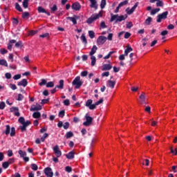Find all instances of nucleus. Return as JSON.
Here are the masks:
<instances>
[{
	"instance_id": "49530a36",
	"label": "nucleus",
	"mask_w": 177,
	"mask_h": 177,
	"mask_svg": "<svg viewBox=\"0 0 177 177\" xmlns=\"http://www.w3.org/2000/svg\"><path fill=\"white\" fill-rule=\"evenodd\" d=\"M2 167L4 169H8V168H9V162H8L7 161L3 162Z\"/></svg>"
},
{
	"instance_id": "8fccbe9b",
	"label": "nucleus",
	"mask_w": 177,
	"mask_h": 177,
	"mask_svg": "<svg viewBox=\"0 0 177 177\" xmlns=\"http://www.w3.org/2000/svg\"><path fill=\"white\" fill-rule=\"evenodd\" d=\"M125 5H128V0H125L119 3V7L122 8V6H125Z\"/></svg>"
},
{
	"instance_id": "c756f323",
	"label": "nucleus",
	"mask_w": 177,
	"mask_h": 177,
	"mask_svg": "<svg viewBox=\"0 0 177 177\" xmlns=\"http://www.w3.org/2000/svg\"><path fill=\"white\" fill-rule=\"evenodd\" d=\"M91 66L93 67L95 64H96V57L94 55H91Z\"/></svg>"
},
{
	"instance_id": "0eeeda50",
	"label": "nucleus",
	"mask_w": 177,
	"mask_h": 177,
	"mask_svg": "<svg viewBox=\"0 0 177 177\" xmlns=\"http://www.w3.org/2000/svg\"><path fill=\"white\" fill-rule=\"evenodd\" d=\"M53 150L57 158L62 157V151H60V149L59 148V145H55L53 148Z\"/></svg>"
},
{
	"instance_id": "ddd939ff",
	"label": "nucleus",
	"mask_w": 177,
	"mask_h": 177,
	"mask_svg": "<svg viewBox=\"0 0 177 177\" xmlns=\"http://www.w3.org/2000/svg\"><path fill=\"white\" fill-rule=\"evenodd\" d=\"M37 12L38 13H45L46 15H47V16H50V12L46 11V10L42 8V6H39L37 8Z\"/></svg>"
},
{
	"instance_id": "2eb2a0df",
	"label": "nucleus",
	"mask_w": 177,
	"mask_h": 177,
	"mask_svg": "<svg viewBox=\"0 0 177 177\" xmlns=\"http://www.w3.org/2000/svg\"><path fill=\"white\" fill-rule=\"evenodd\" d=\"M18 86H24L26 88L27 85H28V82L26 79H23L21 82H19L17 84Z\"/></svg>"
},
{
	"instance_id": "412c9836",
	"label": "nucleus",
	"mask_w": 177,
	"mask_h": 177,
	"mask_svg": "<svg viewBox=\"0 0 177 177\" xmlns=\"http://www.w3.org/2000/svg\"><path fill=\"white\" fill-rule=\"evenodd\" d=\"M97 50V46H96V45H93L90 53H89V55L93 56V55H95V53H96Z\"/></svg>"
},
{
	"instance_id": "603ef678",
	"label": "nucleus",
	"mask_w": 177,
	"mask_h": 177,
	"mask_svg": "<svg viewBox=\"0 0 177 177\" xmlns=\"http://www.w3.org/2000/svg\"><path fill=\"white\" fill-rule=\"evenodd\" d=\"M30 16V12H25L22 13V19H26V17H28Z\"/></svg>"
},
{
	"instance_id": "473e14b6",
	"label": "nucleus",
	"mask_w": 177,
	"mask_h": 177,
	"mask_svg": "<svg viewBox=\"0 0 177 177\" xmlns=\"http://www.w3.org/2000/svg\"><path fill=\"white\" fill-rule=\"evenodd\" d=\"M33 118H41V113L36 111L32 114Z\"/></svg>"
},
{
	"instance_id": "5fc2aeb1",
	"label": "nucleus",
	"mask_w": 177,
	"mask_h": 177,
	"mask_svg": "<svg viewBox=\"0 0 177 177\" xmlns=\"http://www.w3.org/2000/svg\"><path fill=\"white\" fill-rule=\"evenodd\" d=\"M6 106V104H5V102H0V110H3V109H5Z\"/></svg>"
},
{
	"instance_id": "5701e85b",
	"label": "nucleus",
	"mask_w": 177,
	"mask_h": 177,
	"mask_svg": "<svg viewBox=\"0 0 177 177\" xmlns=\"http://www.w3.org/2000/svg\"><path fill=\"white\" fill-rule=\"evenodd\" d=\"M77 19H78V17L75 16V17H68L67 19L70 20L71 21H72V23L75 25L77 24Z\"/></svg>"
},
{
	"instance_id": "7ed1b4c3",
	"label": "nucleus",
	"mask_w": 177,
	"mask_h": 177,
	"mask_svg": "<svg viewBox=\"0 0 177 177\" xmlns=\"http://www.w3.org/2000/svg\"><path fill=\"white\" fill-rule=\"evenodd\" d=\"M102 16H103V14H102V11H100L98 14H96V15L89 17L87 19L86 23L88 24H92V23H93V21H95V20H97V19H99V17H102Z\"/></svg>"
},
{
	"instance_id": "37998d69",
	"label": "nucleus",
	"mask_w": 177,
	"mask_h": 177,
	"mask_svg": "<svg viewBox=\"0 0 177 177\" xmlns=\"http://www.w3.org/2000/svg\"><path fill=\"white\" fill-rule=\"evenodd\" d=\"M48 136H49V134H48V133H45L44 136L40 138L41 142H45V140L46 138H48Z\"/></svg>"
},
{
	"instance_id": "a18cd8bd",
	"label": "nucleus",
	"mask_w": 177,
	"mask_h": 177,
	"mask_svg": "<svg viewBox=\"0 0 177 177\" xmlns=\"http://www.w3.org/2000/svg\"><path fill=\"white\" fill-rule=\"evenodd\" d=\"M160 10V8H156V9H153L151 11V15L152 16H154V15H156V13H158V11Z\"/></svg>"
},
{
	"instance_id": "7c9ffc66",
	"label": "nucleus",
	"mask_w": 177,
	"mask_h": 177,
	"mask_svg": "<svg viewBox=\"0 0 177 177\" xmlns=\"http://www.w3.org/2000/svg\"><path fill=\"white\" fill-rule=\"evenodd\" d=\"M21 158H23L24 157H26V156H27V153L26 151H24L23 150H19L18 151Z\"/></svg>"
},
{
	"instance_id": "680f3d73",
	"label": "nucleus",
	"mask_w": 177,
	"mask_h": 177,
	"mask_svg": "<svg viewBox=\"0 0 177 177\" xmlns=\"http://www.w3.org/2000/svg\"><path fill=\"white\" fill-rule=\"evenodd\" d=\"M80 75L81 77H86L88 75V71L81 72Z\"/></svg>"
},
{
	"instance_id": "9d476101",
	"label": "nucleus",
	"mask_w": 177,
	"mask_h": 177,
	"mask_svg": "<svg viewBox=\"0 0 177 177\" xmlns=\"http://www.w3.org/2000/svg\"><path fill=\"white\" fill-rule=\"evenodd\" d=\"M44 174L47 177H53V171L52 168L49 167L44 169Z\"/></svg>"
},
{
	"instance_id": "2f4dec72",
	"label": "nucleus",
	"mask_w": 177,
	"mask_h": 177,
	"mask_svg": "<svg viewBox=\"0 0 177 177\" xmlns=\"http://www.w3.org/2000/svg\"><path fill=\"white\" fill-rule=\"evenodd\" d=\"M151 21H153V18H151V17H149L145 20V24H147V26H150V24H151Z\"/></svg>"
},
{
	"instance_id": "c9c22d12",
	"label": "nucleus",
	"mask_w": 177,
	"mask_h": 177,
	"mask_svg": "<svg viewBox=\"0 0 177 177\" xmlns=\"http://www.w3.org/2000/svg\"><path fill=\"white\" fill-rule=\"evenodd\" d=\"M15 9L18 10V12H23V8H21L19 3H15Z\"/></svg>"
},
{
	"instance_id": "13d9d810",
	"label": "nucleus",
	"mask_w": 177,
	"mask_h": 177,
	"mask_svg": "<svg viewBox=\"0 0 177 177\" xmlns=\"http://www.w3.org/2000/svg\"><path fill=\"white\" fill-rule=\"evenodd\" d=\"M65 171H66V172L70 173L73 171V168H71V167H70V166H66L65 167Z\"/></svg>"
},
{
	"instance_id": "774afa93",
	"label": "nucleus",
	"mask_w": 177,
	"mask_h": 177,
	"mask_svg": "<svg viewBox=\"0 0 177 177\" xmlns=\"http://www.w3.org/2000/svg\"><path fill=\"white\" fill-rule=\"evenodd\" d=\"M37 32H38V30H30L29 32V35H35V34H37Z\"/></svg>"
},
{
	"instance_id": "0e129e2a",
	"label": "nucleus",
	"mask_w": 177,
	"mask_h": 177,
	"mask_svg": "<svg viewBox=\"0 0 177 177\" xmlns=\"http://www.w3.org/2000/svg\"><path fill=\"white\" fill-rule=\"evenodd\" d=\"M129 37H131V33L129 32H125L124 38H125V39H128Z\"/></svg>"
},
{
	"instance_id": "c03bdc74",
	"label": "nucleus",
	"mask_w": 177,
	"mask_h": 177,
	"mask_svg": "<svg viewBox=\"0 0 177 177\" xmlns=\"http://www.w3.org/2000/svg\"><path fill=\"white\" fill-rule=\"evenodd\" d=\"M50 10L53 13H55V12L57 11V6L54 4L53 7L50 8Z\"/></svg>"
},
{
	"instance_id": "6e6552de",
	"label": "nucleus",
	"mask_w": 177,
	"mask_h": 177,
	"mask_svg": "<svg viewBox=\"0 0 177 177\" xmlns=\"http://www.w3.org/2000/svg\"><path fill=\"white\" fill-rule=\"evenodd\" d=\"M107 41V37L105 36H100L97 39V45H104V44Z\"/></svg>"
},
{
	"instance_id": "3c124183",
	"label": "nucleus",
	"mask_w": 177,
	"mask_h": 177,
	"mask_svg": "<svg viewBox=\"0 0 177 177\" xmlns=\"http://www.w3.org/2000/svg\"><path fill=\"white\" fill-rule=\"evenodd\" d=\"M31 168L33 171H37L38 170V165H37L36 164L32 163L31 165Z\"/></svg>"
},
{
	"instance_id": "dca6fc26",
	"label": "nucleus",
	"mask_w": 177,
	"mask_h": 177,
	"mask_svg": "<svg viewBox=\"0 0 177 177\" xmlns=\"http://www.w3.org/2000/svg\"><path fill=\"white\" fill-rule=\"evenodd\" d=\"M89 1L91 2L90 8H92L95 10H97V1H96V0H89Z\"/></svg>"
},
{
	"instance_id": "aec40b11",
	"label": "nucleus",
	"mask_w": 177,
	"mask_h": 177,
	"mask_svg": "<svg viewBox=\"0 0 177 177\" xmlns=\"http://www.w3.org/2000/svg\"><path fill=\"white\" fill-rule=\"evenodd\" d=\"M75 154V152L73 151H70L68 154H66V158H68V160H73V158H74V155Z\"/></svg>"
},
{
	"instance_id": "cd10ccee",
	"label": "nucleus",
	"mask_w": 177,
	"mask_h": 177,
	"mask_svg": "<svg viewBox=\"0 0 177 177\" xmlns=\"http://www.w3.org/2000/svg\"><path fill=\"white\" fill-rule=\"evenodd\" d=\"M80 39L82 41L83 44L86 45L88 44V41L86 40V37H85L84 34H82V36L80 37Z\"/></svg>"
},
{
	"instance_id": "a878e982",
	"label": "nucleus",
	"mask_w": 177,
	"mask_h": 177,
	"mask_svg": "<svg viewBox=\"0 0 177 177\" xmlns=\"http://www.w3.org/2000/svg\"><path fill=\"white\" fill-rule=\"evenodd\" d=\"M12 44H16V40L15 39H11L10 40V42L8 45V50H12V47L13 46Z\"/></svg>"
},
{
	"instance_id": "4c0bfd02",
	"label": "nucleus",
	"mask_w": 177,
	"mask_h": 177,
	"mask_svg": "<svg viewBox=\"0 0 177 177\" xmlns=\"http://www.w3.org/2000/svg\"><path fill=\"white\" fill-rule=\"evenodd\" d=\"M28 1L29 0H24L22 6L24 9H27V8H28Z\"/></svg>"
},
{
	"instance_id": "bb28decb",
	"label": "nucleus",
	"mask_w": 177,
	"mask_h": 177,
	"mask_svg": "<svg viewBox=\"0 0 177 177\" xmlns=\"http://www.w3.org/2000/svg\"><path fill=\"white\" fill-rule=\"evenodd\" d=\"M132 50H133V48H132V47L131 46H127V49L124 50V55L126 56H128V55L129 54L130 52H132Z\"/></svg>"
},
{
	"instance_id": "9b49d317",
	"label": "nucleus",
	"mask_w": 177,
	"mask_h": 177,
	"mask_svg": "<svg viewBox=\"0 0 177 177\" xmlns=\"http://www.w3.org/2000/svg\"><path fill=\"white\" fill-rule=\"evenodd\" d=\"M138 5H139V2H137L130 10H129V8H127L126 12H127V15H132V13H133L135 12L136 9L138 8Z\"/></svg>"
},
{
	"instance_id": "b1692460",
	"label": "nucleus",
	"mask_w": 177,
	"mask_h": 177,
	"mask_svg": "<svg viewBox=\"0 0 177 177\" xmlns=\"http://www.w3.org/2000/svg\"><path fill=\"white\" fill-rule=\"evenodd\" d=\"M108 86L111 89H114V86H115V81L108 80Z\"/></svg>"
},
{
	"instance_id": "39448f33",
	"label": "nucleus",
	"mask_w": 177,
	"mask_h": 177,
	"mask_svg": "<svg viewBox=\"0 0 177 177\" xmlns=\"http://www.w3.org/2000/svg\"><path fill=\"white\" fill-rule=\"evenodd\" d=\"M86 121L83 123L84 127H91L92 125V122H93V118L91 116L88 115V113L85 115Z\"/></svg>"
},
{
	"instance_id": "423d86ee",
	"label": "nucleus",
	"mask_w": 177,
	"mask_h": 177,
	"mask_svg": "<svg viewBox=\"0 0 177 177\" xmlns=\"http://www.w3.org/2000/svg\"><path fill=\"white\" fill-rule=\"evenodd\" d=\"M168 17V11H165L162 12V14H159L158 15V19H157V23H161V20H165Z\"/></svg>"
},
{
	"instance_id": "4d7b16f0",
	"label": "nucleus",
	"mask_w": 177,
	"mask_h": 177,
	"mask_svg": "<svg viewBox=\"0 0 177 177\" xmlns=\"http://www.w3.org/2000/svg\"><path fill=\"white\" fill-rule=\"evenodd\" d=\"M24 99V96H23L21 94H18V97L17 98V100L18 102H21Z\"/></svg>"
},
{
	"instance_id": "6ab92c4d",
	"label": "nucleus",
	"mask_w": 177,
	"mask_h": 177,
	"mask_svg": "<svg viewBox=\"0 0 177 177\" xmlns=\"http://www.w3.org/2000/svg\"><path fill=\"white\" fill-rule=\"evenodd\" d=\"M111 68H113V66L109 64H104L103 66H102V71H109V70H111Z\"/></svg>"
},
{
	"instance_id": "c85d7f7f",
	"label": "nucleus",
	"mask_w": 177,
	"mask_h": 177,
	"mask_svg": "<svg viewBox=\"0 0 177 177\" xmlns=\"http://www.w3.org/2000/svg\"><path fill=\"white\" fill-rule=\"evenodd\" d=\"M73 136H74V133H73V131H68L65 135L66 139H70V138H73Z\"/></svg>"
},
{
	"instance_id": "e2e57ef3",
	"label": "nucleus",
	"mask_w": 177,
	"mask_h": 177,
	"mask_svg": "<svg viewBox=\"0 0 177 177\" xmlns=\"http://www.w3.org/2000/svg\"><path fill=\"white\" fill-rule=\"evenodd\" d=\"M64 106H70V100L66 99L63 102Z\"/></svg>"
},
{
	"instance_id": "052dcab7",
	"label": "nucleus",
	"mask_w": 177,
	"mask_h": 177,
	"mask_svg": "<svg viewBox=\"0 0 177 177\" xmlns=\"http://www.w3.org/2000/svg\"><path fill=\"white\" fill-rule=\"evenodd\" d=\"M46 80L45 79H41V82L40 83H39V85L40 86H42V85H46Z\"/></svg>"
},
{
	"instance_id": "09e8293b",
	"label": "nucleus",
	"mask_w": 177,
	"mask_h": 177,
	"mask_svg": "<svg viewBox=\"0 0 177 177\" xmlns=\"http://www.w3.org/2000/svg\"><path fill=\"white\" fill-rule=\"evenodd\" d=\"M16 135V129L15 127L11 128L10 136L13 137Z\"/></svg>"
},
{
	"instance_id": "338daca9",
	"label": "nucleus",
	"mask_w": 177,
	"mask_h": 177,
	"mask_svg": "<svg viewBox=\"0 0 177 177\" xmlns=\"http://www.w3.org/2000/svg\"><path fill=\"white\" fill-rule=\"evenodd\" d=\"M100 27L101 28H107V26H106V23L104 21H102L100 23Z\"/></svg>"
},
{
	"instance_id": "a211bd4d",
	"label": "nucleus",
	"mask_w": 177,
	"mask_h": 177,
	"mask_svg": "<svg viewBox=\"0 0 177 177\" xmlns=\"http://www.w3.org/2000/svg\"><path fill=\"white\" fill-rule=\"evenodd\" d=\"M39 110H42V106L39 104L38 106L33 105L30 108V111H39Z\"/></svg>"
},
{
	"instance_id": "f257e3e1",
	"label": "nucleus",
	"mask_w": 177,
	"mask_h": 177,
	"mask_svg": "<svg viewBox=\"0 0 177 177\" xmlns=\"http://www.w3.org/2000/svg\"><path fill=\"white\" fill-rule=\"evenodd\" d=\"M18 122L21 124V126L19 127V129H21V132H26L27 131V127L31 125V121L26 120L24 119V117H20L18 120Z\"/></svg>"
},
{
	"instance_id": "f03ea898",
	"label": "nucleus",
	"mask_w": 177,
	"mask_h": 177,
	"mask_svg": "<svg viewBox=\"0 0 177 177\" xmlns=\"http://www.w3.org/2000/svg\"><path fill=\"white\" fill-rule=\"evenodd\" d=\"M84 84L83 81H81V77L77 76L72 82V85L75 86V89H80Z\"/></svg>"
},
{
	"instance_id": "f704fd0d",
	"label": "nucleus",
	"mask_w": 177,
	"mask_h": 177,
	"mask_svg": "<svg viewBox=\"0 0 177 177\" xmlns=\"http://www.w3.org/2000/svg\"><path fill=\"white\" fill-rule=\"evenodd\" d=\"M6 135H9L10 133V126L9 124L6 125V131H4Z\"/></svg>"
},
{
	"instance_id": "f8f14e48",
	"label": "nucleus",
	"mask_w": 177,
	"mask_h": 177,
	"mask_svg": "<svg viewBox=\"0 0 177 177\" xmlns=\"http://www.w3.org/2000/svg\"><path fill=\"white\" fill-rule=\"evenodd\" d=\"M71 8L73 10L78 12L81 9V4L79 2H75L72 4Z\"/></svg>"
},
{
	"instance_id": "4be33fe9",
	"label": "nucleus",
	"mask_w": 177,
	"mask_h": 177,
	"mask_svg": "<svg viewBox=\"0 0 177 177\" xmlns=\"http://www.w3.org/2000/svg\"><path fill=\"white\" fill-rule=\"evenodd\" d=\"M104 100L103 98H101L99 101H97L95 102V104H93V105L91 106V109H96V106H99V104H102V103H103Z\"/></svg>"
},
{
	"instance_id": "a19ab883",
	"label": "nucleus",
	"mask_w": 177,
	"mask_h": 177,
	"mask_svg": "<svg viewBox=\"0 0 177 177\" xmlns=\"http://www.w3.org/2000/svg\"><path fill=\"white\" fill-rule=\"evenodd\" d=\"M15 47H17L18 48H23V42H21V41H19L15 43Z\"/></svg>"
},
{
	"instance_id": "bf43d9fd",
	"label": "nucleus",
	"mask_w": 177,
	"mask_h": 177,
	"mask_svg": "<svg viewBox=\"0 0 177 177\" xmlns=\"http://www.w3.org/2000/svg\"><path fill=\"white\" fill-rule=\"evenodd\" d=\"M20 78H21V75L20 74L15 75L13 77V80H15V81H17V80H20Z\"/></svg>"
},
{
	"instance_id": "58836bf2",
	"label": "nucleus",
	"mask_w": 177,
	"mask_h": 177,
	"mask_svg": "<svg viewBox=\"0 0 177 177\" xmlns=\"http://www.w3.org/2000/svg\"><path fill=\"white\" fill-rule=\"evenodd\" d=\"M111 19H110V21L111 22H113L114 21V20H117L118 17V15H113V14H111Z\"/></svg>"
},
{
	"instance_id": "1a4fd4ad",
	"label": "nucleus",
	"mask_w": 177,
	"mask_h": 177,
	"mask_svg": "<svg viewBox=\"0 0 177 177\" xmlns=\"http://www.w3.org/2000/svg\"><path fill=\"white\" fill-rule=\"evenodd\" d=\"M10 113H14L15 117H20V112H19V107L12 106L10 109Z\"/></svg>"
},
{
	"instance_id": "864d4df0",
	"label": "nucleus",
	"mask_w": 177,
	"mask_h": 177,
	"mask_svg": "<svg viewBox=\"0 0 177 177\" xmlns=\"http://www.w3.org/2000/svg\"><path fill=\"white\" fill-rule=\"evenodd\" d=\"M63 127H64V129H68V128H70V122H66L63 125Z\"/></svg>"
},
{
	"instance_id": "69168bd1",
	"label": "nucleus",
	"mask_w": 177,
	"mask_h": 177,
	"mask_svg": "<svg viewBox=\"0 0 177 177\" xmlns=\"http://www.w3.org/2000/svg\"><path fill=\"white\" fill-rule=\"evenodd\" d=\"M156 6H164V3L162 2V1H158L156 3Z\"/></svg>"
},
{
	"instance_id": "6e6d98bb",
	"label": "nucleus",
	"mask_w": 177,
	"mask_h": 177,
	"mask_svg": "<svg viewBox=\"0 0 177 177\" xmlns=\"http://www.w3.org/2000/svg\"><path fill=\"white\" fill-rule=\"evenodd\" d=\"M40 38H49V33L46 32L39 35Z\"/></svg>"
},
{
	"instance_id": "79ce46f5",
	"label": "nucleus",
	"mask_w": 177,
	"mask_h": 177,
	"mask_svg": "<svg viewBox=\"0 0 177 177\" xmlns=\"http://www.w3.org/2000/svg\"><path fill=\"white\" fill-rule=\"evenodd\" d=\"M88 35L91 39H93V38H95V32H93V30H89Z\"/></svg>"
},
{
	"instance_id": "ea45409f",
	"label": "nucleus",
	"mask_w": 177,
	"mask_h": 177,
	"mask_svg": "<svg viewBox=\"0 0 177 177\" xmlns=\"http://www.w3.org/2000/svg\"><path fill=\"white\" fill-rule=\"evenodd\" d=\"M46 88H53L55 86V83L53 82H48L46 84Z\"/></svg>"
},
{
	"instance_id": "e433bc0d",
	"label": "nucleus",
	"mask_w": 177,
	"mask_h": 177,
	"mask_svg": "<svg viewBox=\"0 0 177 177\" xmlns=\"http://www.w3.org/2000/svg\"><path fill=\"white\" fill-rule=\"evenodd\" d=\"M106 0H101V3H100L101 9H104V8H106Z\"/></svg>"
},
{
	"instance_id": "de8ad7c7",
	"label": "nucleus",
	"mask_w": 177,
	"mask_h": 177,
	"mask_svg": "<svg viewBox=\"0 0 177 177\" xmlns=\"http://www.w3.org/2000/svg\"><path fill=\"white\" fill-rule=\"evenodd\" d=\"M65 114H66V111L62 110V111H60L59 112L58 115H59V117H60L61 118H63V117H64Z\"/></svg>"
},
{
	"instance_id": "f3484780",
	"label": "nucleus",
	"mask_w": 177,
	"mask_h": 177,
	"mask_svg": "<svg viewBox=\"0 0 177 177\" xmlns=\"http://www.w3.org/2000/svg\"><path fill=\"white\" fill-rule=\"evenodd\" d=\"M92 103H93V101L92 100H88L85 104L86 107H88L90 110H95V109L92 108V106H93Z\"/></svg>"
},
{
	"instance_id": "393cba45",
	"label": "nucleus",
	"mask_w": 177,
	"mask_h": 177,
	"mask_svg": "<svg viewBox=\"0 0 177 177\" xmlns=\"http://www.w3.org/2000/svg\"><path fill=\"white\" fill-rule=\"evenodd\" d=\"M127 17H128V16L126 15H120L118 17V19H116L115 20V23H118V21H123V20H127Z\"/></svg>"
},
{
	"instance_id": "4468645a",
	"label": "nucleus",
	"mask_w": 177,
	"mask_h": 177,
	"mask_svg": "<svg viewBox=\"0 0 177 177\" xmlns=\"http://www.w3.org/2000/svg\"><path fill=\"white\" fill-rule=\"evenodd\" d=\"M139 97L141 104H146V93L142 92Z\"/></svg>"
},
{
	"instance_id": "72a5a7b5",
	"label": "nucleus",
	"mask_w": 177,
	"mask_h": 177,
	"mask_svg": "<svg viewBox=\"0 0 177 177\" xmlns=\"http://www.w3.org/2000/svg\"><path fill=\"white\" fill-rule=\"evenodd\" d=\"M0 66H4V67H8V62L6 59H0Z\"/></svg>"
},
{
	"instance_id": "20e7f679",
	"label": "nucleus",
	"mask_w": 177,
	"mask_h": 177,
	"mask_svg": "<svg viewBox=\"0 0 177 177\" xmlns=\"http://www.w3.org/2000/svg\"><path fill=\"white\" fill-rule=\"evenodd\" d=\"M59 85H57L53 89L50 90V92L52 93V95H53L54 93H56V92H57V88L58 89H64V80H61L59 82Z\"/></svg>"
}]
</instances>
